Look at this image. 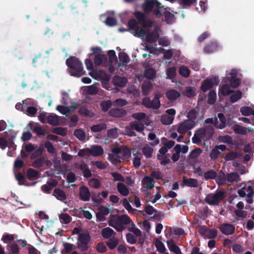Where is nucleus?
<instances>
[{
	"mask_svg": "<svg viewBox=\"0 0 254 254\" xmlns=\"http://www.w3.org/2000/svg\"><path fill=\"white\" fill-rule=\"evenodd\" d=\"M134 15L136 18H132L128 20L127 26L128 30L134 36L137 37H143L146 34V31L143 28H140L139 24H140L145 19L146 16L142 12L136 11L134 13Z\"/></svg>",
	"mask_w": 254,
	"mask_h": 254,
	"instance_id": "obj_1",
	"label": "nucleus"
},
{
	"mask_svg": "<svg viewBox=\"0 0 254 254\" xmlns=\"http://www.w3.org/2000/svg\"><path fill=\"white\" fill-rule=\"evenodd\" d=\"M214 133L212 126L209 125L195 130L192 141L193 143L200 145L201 140H208L212 137Z\"/></svg>",
	"mask_w": 254,
	"mask_h": 254,
	"instance_id": "obj_2",
	"label": "nucleus"
},
{
	"mask_svg": "<svg viewBox=\"0 0 254 254\" xmlns=\"http://www.w3.org/2000/svg\"><path fill=\"white\" fill-rule=\"evenodd\" d=\"M66 64L71 69L69 72L71 76L79 77L84 74L83 64L76 57H70L66 60Z\"/></svg>",
	"mask_w": 254,
	"mask_h": 254,
	"instance_id": "obj_3",
	"label": "nucleus"
},
{
	"mask_svg": "<svg viewBox=\"0 0 254 254\" xmlns=\"http://www.w3.org/2000/svg\"><path fill=\"white\" fill-rule=\"evenodd\" d=\"M132 222V220L127 214L122 215H117L114 219L109 221V224L110 226L113 227L118 232H122L125 230L126 227L124 225H127Z\"/></svg>",
	"mask_w": 254,
	"mask_h": 254,
	"instance_id": "obj_4",
	"label": "nucleus"
},
{
	"mask_svg": "<svg viewBox=\"0 0 254 254\" xmlns=\"http://www.w3.org/2000/svg\"><path fill=\"white\" fill-rule=\"evenodd\" d=\"M224 190H217L215 193L208 194L205 198V201L210 205H217L224 199Z\"/></svg>",
	"mask_w": 254,
	"mask_h": 254,
	"instance_id": "obj_5",
	"label": "nucleus"
},
{
	"mask_svg": "<svg viewBox=\"0 0 254 254\" xmlns=\"http://www.w3.org/2000/svg\"><path fill=\"white\" fill-rule=\"evenodd\" d=\"M91 240V237L88 231L79 234L77 241V247L82 252H86L88 250V244Z\"/></svg>",
	"mask_w": 254,
	"mask_h": 254,
	"instance_id": "obj_6",
	"label": "nucleus"
},
{
	"mask_svg": "<svg viewBox=\"0 0 254 254\" xmlns=\"http://www.w3.org/2000/svg\"><path fill=\"white\" fill-rule=\"evenodd\" d=\"M112 152L113 154L122 155L121 159L125 160L129 158L131 156V151L127 146L122 145L118 147H114L112 149Z\"/></svg>",
	"mask_w": 254,
	"mask_h": 254,
	"instance_id": "obj_7",
	"label": "nucleus"
},
{
	"mask_svg": "<svg viewBox=\"0 0 254 254\" xmlns=\"http://www.w3.org/2000/svg\"><path fill=\"white\" fill-rule=\"evenodd\" d=\"M195 125L194 121L191 120H185L178 126L177 131L179 133L183 134L186 133L189 130L192 128Z\"/></svg>",
	"mask_w": 254,
	"mask_h": 254,
	"instance_id": "obj_8",
	"label": "nucleus"
},
{
	"mask_svg": "<svg viewBox=\"0 0 254 254\" xmlns=\"http://www.w3.org/2000/svg\"><path fill=\"white\" fill-rule=\"evenodd\" d=\"M163 6L157 0H145L143 5V10L145 12H150L153 8H161Z\"/></svg>",
	"mask_w": 254,
	"mask_h": 254,
	"instance_id": "obj_9",
	"label": "nucleus"
},
{
	"mask_svg": "<svg viewBox=\"0 0 254 254\" xmlns=\"http://www.w3.org/2000/svg\"><path fill=\"white\" fill-rule=\"evenodd\" d=\"M219 80L218 77H213L210 79H206L205 80L200 86V89L202 91L205 92L206 91L212 88L214 85H218Z\"/></svg>",
	"mask_w": 254,
	"mask_h": 254,
	"instance_id": "obj_10",
	"label": "nucleus"
},
{
	"mask_svg": "<svg viewBox=\"0 0 254 254\" xmlns=\"http://www.w3.org/2000/svg\"><path fill=\"white\" fill-rule=\"evenodd\" d=\"M74 166L75 168L82 171L83 176L84 178H89L92 176L91 172L86 164L84 163L80 164L75 163Z\"/></svg>",
	"mask_w": 254,
	"mask_h": 254,
	"instance_id": "obj_11",
	"label": "nucleus"
},
{
	"mask_svg": "<svg viewBox=\"0 0 254 254\" xmlns=\"http://www.w3.org/2000/svg\"><path fill=\"white\" fill-rule=\"evenodd\" d=\"M219 230L222 233L225 235L233 234L235 230V226L231 224L224 223L220 225Z\"/></svg>",
	"mask_w": 254,
	"mask_h": 254,
	"instance_id": "obj_12",
	"label": "nucleus"
},
{
	"mask_svg": "<svg viewBox=\"0 0 254 254\" xmlns=\"http://www.w3.org/2000/svg\"><path fill=\"white\" fill-rule=\"evenodd\" d=\"M146 36V42L150 44L156 43L159 37V34L157 30L147 32L144 36Z\"/></svg>",
	"mask_w": 254,
	"mask_h": 254,
	"instance_id": "obj_13",
	"label": "nucleus"
},
{
	"mask_svg": "<svg viewBox=\"0 0 254 254\" xmlns=\"http://www.w3.org/2000/svg\"><path fill=\"white\" fill-rule=\"evenodd\" d=\"M79 195L81 200L84 201H89L90 193L88 188L85 186L80 187L79 188Z\"/></svg>",
	"mask_w": 254,
	"mask_h": 254,
	"instance_id": "obj_14",
	"label": "nucleus"
},
{
	"mask_svg": "<svg viewBox=\"0 0 254 254\" xmlns=\"http://www.w3.org/2000/svg\"><path fill=\"white\" fill-rule=\"evenodd\" d=\"M109 115L115 118H122L127 115V112L123 108H113L109 112Z\"/></svg>",
	"mask_w": 254,
	"mask_h": 254,
	"instance_id": "obj_15",
	"label": "nucleus"
},
{
	"mask_svg": "<svg viewBox=\"0 0 254 254\" xmlns=\"http://www.w3.org/2000/svg\"><path fill=\"white\" fill-rule=\"evenodd\" d=\"M88 150L89 151L90 155L95 157L101 156L104 153L103 148L98 145L91 146Z\"/></svg>",
	"mask_w": 254,
	"mask_h": 254,
	"instance_id": "obj_16",
	"label": "nucleus"
},
{
	"mask_svg": "<svg viewBox=\"0 0 254 254\" xmlns=\"http://www.w3.org/2000/svg\"><path fill=\"white\" fill-rule=\"evenodd\" d=\"M198 185L197 180L195 179H187L184 177L181 186H187L190 188H195Z\"/></svg>",
	"mask_w": 254,
	"mask_h": 254,
	"instance_id": "obj_17",
	"label": "nucleus"
},
{
	"mask_svg": "<svg viewBox=\"0 0 254 254\" xmlns=\"http://www.w3.org/2000/svg\"><path fill=\"white\" fill-rule=\"evenodd\" d=\"M230 74L231 75L230 79V86L233 88H236L240 85L241 81L239 78H236L237 73L236 71L233 70Z\"/></svg>",
	"mask_w": 254,
	"mask_h": 254,
	"instance_id": "obj_18",
	"label": "nucleus"
},
{
	"mask_svg": "<svg viewBox=\"0 0 254 254\" xmlns=\"http://www.w3.org/2000/svg\"><path fill=\"white\" fill-rule=\"evenodd\" d=\"M151 146L150 144H146L142 148V154L146 158H150L152 156L154 149Z\"/></svg>",
	"mask_w": 254,
	"mask_h": 254,
	"instance_id": "obj_19",
	"label": "nucleus"
},
{
	"mask_svg": "<svg viewBox=\"0 0 254 254\" xmlns=\"http://www.w3.org/2000/svg\"><path fill=\"white\" fill-rule=\"evenodd\" d=\"M226 181L232 183L234 182H239L241 181L239 175L237 172L227 173L226 175Z\"/></svg>",
	"mask_w": 254,
	"mask_h": 254,
	"instance_id": "obj_20",
	"label": "nucleus"
},
{
	"mask_svg": "<svg viewBox=\"0 0 254 254\" xmlns=\"http://www.w3.org/2000/svg\"><path fill=\"white\" fill-rule=\"evenodd\" d=\"M52 195L61 201H63L66 198L65 192L60 188L55 189Z\"/></svg>",
	"mask_w": 254,
	"mask_h": 254,
	"instance_id": "obj_21",
	"label": "nucleus"
},
{
	"mask_svg": "<svg viewBox=\"0 0 254 254\" xmlns=\"http://www.w3.org/2000/svg\"><path fill=\"white\" fill-rule=\"evenodd\" d=\"M117 188L119 192L124 196H127L129 193V189L122 183H118Z\"/></svg>",
	"mask_w": 254,
	"mask_h": 254,
	"instance_id": "obj_22",
	"label": "nucleus"
},
{
	"mask_svg": "<svg viewBox=\"0 0 254 254\" xmlns=\"http://www.w3.org/2000/svg\"><path fill=\"white\" fill-rule=\"evenodd\" d=\"M153 88L152 84L150 81H144L141 85L142 94L144 96L147 95Z\"/></svg>",
	"mask_w": 254,
	"mask_h": 254,
	"instance_id": "obj_23",
	"label": "nucleus"
},
{
	"mask_svg": "<svg viewBox=\"0 0 254 254\" xmlns=\"http://www.w3.org/2000/svg\"><path fill=\"white\" fill-rule=\"evenodd\" d=\"M217 117L219 119L220 123L218 124V119H217L216 128L219 129H223L225 127L226 125V119L223 113H220L217 115Z\"/></svg>",
	"mask_w": 254,
	"mask_h": 254,
	"instance_id": "obj_24",
	"label": "nucleus"
},
{
	"mask_svg": "<svg viewBox=\"0 0 254 254\" xmlns=\"http://www.w3.org/2000/svg\"><path fill=\"white\" fill-rule=\"evenodd\" d=\"M114 82L116 86L123 87L126 85L127 80L126 77L117 76L114 78Z\"/></svg>",
	"mask_w": 254,
	"mask_h": 254,
	"instance_id": "obj_25",
	"label": "nucleus"
},
{
	"mask_svg": "<svg viewBox=\"0 0 254 254\" xmlns=\"http://www.w3.org/2000/svg\"><path fill=\"white\" fill-rule=\"evenodd\" d=\"M167 243L168 247L171 251L176 254H182L180 248L175 244L173 240L168 241Z\"/></svg>",
	"mask_w": 254,
	"mask_h": 254,
	"instance_id": "obj_26",
	"label": "nucleus"
},
{
	"mask_svg": "<svg viewBox=\"0 0 254 254\" xmlns=\"http://www.w3.org/2000/svg\"><path fill=\"white\" fill-rule=\"evenodd\" d=\"M153 179L149 176H145L141 181L142 184L146 185L145 188L148 190H150L154 187V185L153 184Z\"/></svg>",
	"mask_w": 254,
	"mask_h": 254,
	"instance_id": "obj_27",
	"label": "nucleus"
},
{
	"mask_svg": "<svg viewBox=\"0 0 254 254\" xmlns=\"http://www.w3.org/2000/svg\"><path fill=\"white\" fill-rule=\"evenodd\" d=\"M129 126L132 129L139 132L143 131L144 129V124L141 122H131L129 123Z\"/></svg>",
	"mask_w": 254,
	"mask_h": 254,
	"instance_id": "obj_28",
	"label": "nucleus"
},
{
	"mask_svg": "<svg viewBox=\"0 0 254 254\" xmlns=\"http://www.w3.org/2000/svg\"><path fill=\"white\" fill-rule=\"evenodd\" d=\"M166 96L169 100H176L180 97V93L176 90H170L166 93Z\"/></svg>",
	"mask_w": 254,
	"mask_h": 254,
	"instance_id": "obj_29",
	"label": "nucleus"
},
{
	"mask_svg": "<svg viewBox=\"0 0 254 254\" xmlns=\"http://www.w3.org/2000/svg\"><path fill=\"white\" fill-rule=\"evenodd\" d=\"M218 45L216 42H212L207 44L204 48V52L205 53L209 54L216 51L217 49Z\"/></svg>",
	"mask_w": 254,
	"mask_h": 254,
	"instance_id": "obj_30",
	"label": "nucleus"
},
{
	"mask_svg": "<svg viewBox=\"0 0 254 254\" xmlns=\"http://www.w3.org/2000/svg\"><path fill=\"white\" fill-rule=\"evenodd\" d=\"M27 176L28 180L33 181L38 178L39 172L32 168H29L27 170Z\"/></svg>",
	"mask_w": 254,
	"mask_h": 254,
	"instance_id": "obj_31",
	"label": "nucleus"
},
{
	"mask_svg": "<svg viewBox=\"0 0 254 254\" xmlns=\"http://www.w3.org/2000/svg\"><path fill=\"white\" fill-rule=\"evenodd\" d=\"M107 59H108L107 55H104V54H101V55L97 54V55H95L94 56V62L96 66H99L102 64L103 61L104 60L105 61H107Z\"/></svg>",
	"mask_w": 254,
	"mask_h": 254,
	"instance_id": "obj_32",
	"label": "nucleus"
},
{
	"mask_svg": "<svg viewBox=\"0 0 254 254\" xmlns=\"http://www.w3.org/2000/svg\"><path fill=\"white\" fill-rule=\"evenodd\" d=\"M116 233L110 227H107L102 230L101 234L105 239H109Z\"/></svg>",
	"mask_w": 254,
	"mask_h": 254,
	"instance_id": "obj_33",
	"label": "nucleus"
},
{
	"mask_svg": "<svg viewBox=\"0 0 254 254\" xmlns=\"http://www.w3.org/2000/svg\"><path fill=\"white\" fill-rule=\"evenodd\" d=\"M160 95L159 94H156L154 96V99L151 100V109L157 110L160 106Z\"/></svg>",
	"mask_w": 254,
	"mask_h": 254,
	"instance_id": "obj_34",
	"label": "nucleus"
},
{
	"mask_svg": "<svg viewBox=\"0 0 254 254\" xmlns=\"http://www.w3.org/2000/svg\"><path fill=\"white\" fill-rule=\"evenodd\" d=\"M216 181L218 185H224L226 181V175L221 170L219 173V175L216 177Z\"/></svg>",
	"mask_w": 254,
	"mask_h": 254,
	"instance_id": "obj_35",
	"label": "nucleus"
},
{
	"mask_svg": "<svg viewBox=\"0 0 254 254\" xmlns=\"http://www.w3.org/2000/svg\"><path fill=\"white\" fill-rule=\"evenodd\" d=\"M47 123L52 126H57L59 124V118L57 115H49L47 118Z\"/></svg>",
	"mask_w": 254,
	"mask_h": 254,
	"instance_id": "obj_36",
	"label": "nucleus"
},
{
	"mask_svg": "<svg viewBox=\"0 0 254 254\" xmlns=\"http://www.w3.org/2000/svg\"><path fill=\"white\" fill-rule=\"evenodd\" d=\"M156 70L153 68H148L145 70L144 75L148 79H153L156 76Z\"/></svg>",
	"mask_w": 254,
	"mask_h": 254,
	"instance_id": "obj_37",
	"label": "nucleus"
},
{
	"mask_svg": "<svg viewBox=\"0 0 254 254\" xmlns=\"http://www.w3.org/2000/svg\"><path fill=\"white\" fill-rule=\"evenodd\" d=\"M233 92V91L230 89L228 85H224L219 91V96L222 95L225 96L231 94Z\"/></svg>",
	"mask_w": 254,
	"mask_h": 254,
	"instance_id": "obj_38",
	"label": "nucleus"
},
{
	"mask_svg": "<svg viewBox=\"0 0 254 254\" xmlns=\"http://www.w3.org/2000/svg\"><path fill=\"white\" fill-rule=\"evenodd\" d=\"M56 109L61 114L66 116H68L69 113L71 112V110L69 107L62 105H58Z\"/></svg>",
	"mask_w": 254,
	"mask_h": 254,
	"instance_id": "obj_39",
	"label": "nucleus"
},
{
	"mask_svg": "<svg viewBox=\"0 0 254 254\" xmlns=\"http://www.w3.org/2000/svg\"><path fill=\"white\" fill-rule=\"evenodd\" d=\"M112 105V101L110 100L102 101L100 106L101 109L104 112H106L111 107Z\"/></svg>",
	"mask_w": 254,
	"mask_h": 254,
	"instance_id": "obj_40",
	"label": "nucleus"
},
{
	"mask_svg": "<svg viewBox=\"0 0 254 254\" xmlns=\"http://www.w3.org/2000/svg\"><path fill=\"white\" fill-rule=\"evenodd\" d=\"M174 119V117L169 116L168 115H165L162 116L161 121L164 125H169L173 123Z\"/></svg>",
	"mask_w": 254,
	"mask_h": 254,
	"instance_id": "obj_41",
	"label": "nucleus"
},
{
	"mask_svg": "<svg viewBox=\"0 0 254 254\" xmlns=\"http://www.w3.org/2000/svg\"><path fill=\"white\" fill-rule=\"evenodd\" d=\"M196 0H180V4L183 8H186L196 3Z\"/></svg>",
	"mask_w": 254,
	"mask_h": 254,
	"instance_id": "obj_42",
	"label": "nucleus"
},
{
	"mask_svg": "<svg viewBox=\"0 0 254 254\" xmlns=\"http://www.w3.org/2000/svg\"><path fill=\"white\" fill-rule=\"evenodd\" d=\"M190 70L187 66L182 65L180 67L179 73L181 76L184 77H188L190 75Z\"/></svg>",
	"mask_w": 254,
	"mask_h": 254,
	"instance_id": "obj_43",
	"label": "nucleus"
},
{
	"mask_svg": "<svg viewBox=\"0 0 254 254\" xmlns=\"http://www.w3.org/2000/svg\"><path fill=\"white\" fill-rule=\"evenodd\" d=\"M217 177L216 172L213 170H209L204 174V178L205 180H208L210 179H214Z\"/></svg>",
	"mask_w": 254,
	"mask_h": 254,
	"instance_id": "obj_44",
	"label": "nucleus"
},
{
	"mask_svg": "<svg viewBox=\"0 0 254 254\" xmlns=\"http://www.w3.org/2000/svg\"><path fill=\"white\" fill-rule=\"evenodd\" d=\"M90 128L92 132H98L105 129L106 126L104 124H99L92 126Z\"/></svg>",
	"mask_w": 254,
	"mask_h": 254,
	"instance_id": "obj_45",
	"label": "nucleus"
},
{
	"mask_svg": "<svg viewBox=\"0 0 254 254\" xmlns=\"http://www.w3.org/2000/svg\"><path fill=\"white\" fill-rule=\"evenodd\" d=\"M148 139L150 140H153V142L150 143V145L154 146L159 143V139L157 138L156 135L153 132H150L148 135Z\"/></svg>",
	"mask_w": 254,
	"mask_h": 254,
	"instance_id": "obj_46",
	"label": "nucleus"
},
{
	"mask_svg": "<svg viewBox=\"0 0 254 254\" xmlns=\"http://www.w3.org/2000/svg\"><path fill=\"white\" fill-rule=\"evenodd\" d=\"M15 175L16 179L18 182V184L19 185H25V186L27 185L26 184V180L25 177L22 173L19 172L17 174L15 173Z\"/></svg>",
	"mask_w": 254,
	"mask_h": 254,
	"instance_id": "obj_47",
	"label": "nucleus"
},
{
	"mask_svg": "<svg viewBox=\"0 0 254 254\" xmlns=\"http://www.w3.org/2000/svg\"><path fill=\"white\" fill-rule=\"evenodd\" d=\"M124 207L128 211L129 213H134L137 211L136 209L133 208L129 203L127 198H124L123 201Z\"/></svg>",
	"mask_w": 254,
	"mask_h": 254,
	"instance_id": "obj_48",
	"label": "nucleus"
},
{
	"mask_svg": "<svg viewBox=\"0 0 254 254\" xmlns=\"http://www.w3.org/2000/svg\"><path fill=\"white\" fill-rule=\"evenodd\" d=\"M45 159L43 157H40L37 158L32 163V166L35 168L41 167L45 163Z\"/></svg>",
	"mask_w": 254,
	"mask_h": 254,
	"instance_id": "obj_49",
	"label": "nucleus"
},
{
	"mask_svg": "<svg viewBox=\"0 0 254 254\" xmlns=\"http://www.w3.org/2000/svg\"><path fill=\"white\" fill-rule=\"evenodd\" d=\"M74 135L81 141L85 140V133L81 129H75L74 131Z\"/></svg>",
	"mask_w": 254,
	"mask_h": 254,
	"instance_id": "obj_50",
	"label": "nucleus"
},
{
	"mask_svg": "<svg viewBox=\"0 0 254 254\" xmlns=\"http://www.w3.org/2000/svg\"><path fill=\"white\" fill-rule=\"evenodd\" d=\"M216 99V94L214 90H210L208 95L207 103L209 104H213L215 103Z\"/></svg>",
	"mask_w": 254,
	"mask_h": 254,
	"instance_id": "obj_51",
	"label": "nucleus"
},
{
	"mask_svg": "<svg viewBox=\"0 0 254 254\" xmlns=\"http://www.w3.org/2000/svg\"><path fill=\"white\" fill-rule=\"evenodd\" d=\"M234 132L237 134L245 135L247 132V128L239 125H236L234 127Z\"/></svg>",
	"mask_w": 254,
	"mask_h": 254,
	"instance_id": "obj_52",
	"label": "nucleus"
},
{
	"mask_svg": "<svg viewBox=\"0 0 254 254\" xmlns=\"http://www.w3.org/2000/svg\"><path fill=\"white\" fill-rule=\"evenodd\" d=\"M52 132L54 133L60 135L62 136H65L67 134V130L65 128L62 127H58L53 129Z\"/></svg>",
	"mask_w": 254,
	"mask_h": 254,
	"instance_id": "obj_53",
	"label": "nucleus"
},
{
	"mask_svg": "<svg viewBox=\"0 0 254 254\" xmlns=\"http://www.w3.org/2000/svg\"><path fill=\"white\" fill-rule=\"evenodd\" d=\"M59 218L63 223L65 224L69 223L71 221V217L67 213L60 214Z\"/></svg>",
	"mask_w": 254,
	"mask_h": 254,
	"instance_id": "obj_54",
	"label": "nucleus"
},
{
	"mask_svg": "<svg viewBox=\"0 0 254 254\" xmlns=\"http://www.w3.org/2000/svg\"><path fill=\"white\" fill-rule=\"evenodd\" d=\"M201 152L202 151L200 148H196L190 152L189 154V158L192 159H195L199 156Z\"/></svg>",
	"mask_w": 254,
	"mask_h": 254,
	"instance_id": "obj_55",
	"label": "nucleus"
},
{
	"mask_svg": "<svg viewBox=\"0 0 254 254\" xmlns=\"http://www.w3.org/2000/svg\"><path fill=\"white\" fill-rule=\"evenodd\" d=\"M108 194V191L107 190L103 191L101 192H99L98 195L96 198H92L93 200L96 203H100L103 201V200L99 196V195H101L104 198H106L107 197Z\"/></svg>",
	"mask_w": 254,
	"mask_h": 254,
	"instance_id": "obj_56",
	"label": "nucleus"
},
{
	"mask_svg": "<svg viewBox=\"0 0 254 254\" xmlns=\"http://www.w3.org/2000/svg\"><path fill=\"white\" fill-rule=\"evenodd\" d=\"M242 92L238 90L230 96V101L232 103H235L241 99L242 98Z\"/></svg>",
	"mask_w": 254,
	"mask_h": 254,
	"instance_id": "obj_57",
	"label": "nucleus"
},
{
	"mask_svg": "<svg viewBox=\"0 0 254 254\" xmlns=\"http://www.w3.org/2000/svg\"><path fill=\"white\" fill-rule=\"evenodd\" d=\"M89 185L95 189H98L101 186L100 181L96 178H92L91 179L89 182Z\"/></svg>",
	"mask_w": 254,
	"mask_h": 254,
	"instance_id": "obj_58",
	"label": "nucleus"
},
{
	"mask_svg": "<svg viewBox=\"0 0 254 254\" xmlns=\"http://www.w3.org/2000/svg\"><path fill=\"white\" fill-rule=\"evenodd\" d=\"M166 74L169 79H173L176 75V69L175 67H169L166 70Z\"/></svg>",
	"mask_w": 254,
	"mask_h": 254,
	"instance_id": "obj_59",
	"label": "nucleus"
},
{
	"mask_svg": "<svg viewBox=\"0 0 254 254\" xmlns=\"http://www.w3.org/2000/svg\"><path fill=\"white\" fill-rule=\"evenodd\" d=\"M253 109L248 106L242 107L240 109L241 114L245 116H249L252 114Z\"/></svg>",
	"mask_w": 254,
	"mask_h": 254,
	"instance_id": "obj_60",
	"label": "nucleus"
},
{
	"mask_svg": "<svg viewBox=\"0 0 254 254\" xmlns=\"http://www.w3.org/2000/svg\"><path fill=\"white\" fill-rule=\"evenodd\" d=\"M119 58L123 64H126L129 63V59L128 56L125 53H120L119 55Z\"/></svg>",
	"mask_w": 254,
	"mask_h": 254,
	"instance_id": "obj_61",
	"label": "nucleus"
},
{
	"mask_svg": "<svg viewBox=\"0 0 254 254\" xmlns=\"http://www.w3.org/2000/svg\"><path fill=\"white\" fill-rule=\"evenodd\" d=\"M119 241L115 238L110 239L107 243V245L110 250H113L118 245Z\"/></svg>",
	"mask_w": 254,
	"mask_h": 254,
	"instance_id": "obj_62",
	"label": "nucleus"
},
{
	"mask_svg": "<svg viewBox=\"0 0 254 254\" xmlns=\"http://www.w3.org/2000/svg\"><path fill=\"white\" fill-rule=\"evenodd\" d=\"M155 245L157 248V250L159 252L163 253L165 251V250H166L164 244L160 240L156 239L155 243Z\"/></svg>",
	"mask_w": 254,
	"mask_h": 254,
	"instance_id": "obj_63",
	"label": "nucleus"
},
{
	"mask_svg": "<svg viewBox=\"0 0 254 254\" xmlns=\"http://www.w3.org/2000/svg\"><path fill=\"white\" fill-rule=\"evenodd\" d=\"M184 94L189 98L193 97L195 95V90L191 87H188L184 92Z\"/></svg>",
	"mask_w": 254,
	"mask_h": 254,
	"instance_id": "obj_64",
	"label": "nucleus"
}]
</instances>
